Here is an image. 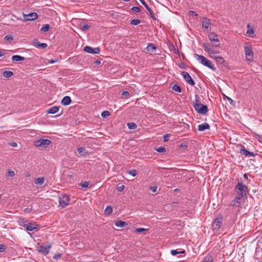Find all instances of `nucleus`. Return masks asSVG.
Returning <instances> with one entry per match:
<instances>
[{"instance_id": "obj_1", "label": "nucleus", "mask_w": 262, "mask_h": 262, "mask_svg": "<svg viewBox=\"0 0 262 262\" xmlns=\"http://www.w3.org/2000/svg\"><path fill=\"white\" fill-rule=\"evenodd\" d=\"M19 224L20 226L25 227L26 230L29 231L37 230L39 228V226L35 223L30 222L29 221L24 219L19 220Z\"/></svg>"}, {"instance_id": "obj_2", "label": "nucleus", "mask_w": 262, "mask_h": 262, "mask_svg": "<svg viewBox=\"0 0 262 262\" xmlns=\"http://www.w3.org/2000/svg\"><path fill=\"white\" fill-rule=\"evenodd\" d=\"M234 190L237 194L242 196L247 197V193L249 191L248 187L243 183L242 182H238L236 185Z\"/></svg>"}, {"instance_id": "obj_3", "label": "nucleus", "mask_w": 262, "mask_h": 262, "mask_svg": "<svg viewBox=\"0 0 262 262\" xmlns=\"http://www.w3.org/2000/svg\"><path fill=\"white\" fill-rule=\"evenodd\" d=\"M194 57L203 66L207 67L213 71L216 70L215 68L213 66L211 61L203 55L194 54Z\"/></svg>"}, {"instance_id": "obj_4", "label": "nucleus", "mask_w": 262, "mask_h": 262, "mask_svg": "<svg viewBox=\"0 0 262 262\" xmlns=\"http://www.w3.org/2000/svg\"><path fill=\"white\" fill-rule=\"evenodd\" d=\"M208 36L212 47L216 48L220 47L221 43L217 34L214 32H211L208 34Z\"/></svg>"}, {"instance_id": "obj_5", "label": "nucleus", "mask_w": 262, "mask_h": 262, "mask_svg": "<svg viewBox=\"0 0 262 262\" xmlns=\"http://www.w3.org/2000/svg\"><path fill=\"white\" fill-rule=\"evenodd\" d=\"M193 107L195 110L200 114H206L208 111V107L206 105H204L203 104H194Z\"/></svg>"}, {"instance_id": "obj_6", "label": "nucleus", "mask_w": 262, "mask_h": 262, "mask_svg": "<svg viewBox=\"0 0 262 262\" xmlns=\"http://www.w3.org/2000/svg\"><path fill=\"white\" fill-rule=\"evenodd\" d=\"M51 143V141L49 139H40L34 142V145L36 147L46 148Z\"/></svg>"}, {"instance_id": "obj_7", "label": "nucleus", "mask_w": 262, "mask_h": 262, "mask_svg": "<svg viewBox=\"0 0 262 262\" xmlns=\"http://www.w3.org/2000/svg\"><path fill=\"white\" fill-rule=\"evenodd\" d=\"M70 198L66 194H61L59 196V203L62 208H64L69 204Z\"/></svg>"}, {"instance_id": "obj_8", "label": "nucleus", "mask_w": 262, "mask_h": 262, "mask_svg": "<svg viewBox=\"0 0 262 262\" xmlns=\"http://www.w3.org/2000/svg\"><path fill=\"white\" fill-rule=\"evenodd\" d=\"M244 49L247 59L249 61H252L254 57L252 48L248 46H245Z\"/></svg>"}, {"instance_id": "obj_9", "label": "nucleus", "mask_w": 262, "mask_h": 262, "mask_svg": "<svg viewBox=\"0 0 262 262\" xmlns=\"http://www.w3.org/2000/svg\"><path fill=\"white\" fill-rule=\"evenodd\" d=\"M181 75L183 76V78L185 80V81L188 83L189 84H190L192 86L194 85L195 82L191 78V77L190 76V75L185 71H183L181 73Z\"/></svg>"}, {"instance_id": "obj_10", "label": "nucleus", "mask_w": 262, "mask_h": 262, "mask_svg": "<svg viewBox=\"0 0 262 262\" xmlns=\"http://www.w3.org/2000/svg\"><path fill=\"white\" fill-rule=\"evenodd\" d=\"M51 245H47L46 246L41 245L38 247L39 253H42L45 255H47L49 252V249L51 248Z\"/></svg>"}, {"instance_id": "obj_11", "label": "nucleus", "mask_w": 262, "mask_h": 262, "mask_svg": "<svg viewBox=\"0 0 262 262\" xmlns=\"http://www.w3.org/2000/svg\"><path fill=\"white\" fill-rule=\"evenodd\" d=\"M83 50L84 52L94 54H98L100 53V49L99 47L93 48L92 47L89 46H85Z\"/></svg>"}, {"instance_id": "obj_12", "label": "nucleus", "mask_w": 262, "mask_h": 262, "mask_svg": "<svg viewBox=\"0 0 262 262\" xmlns=\"http://www.w3.org/2000/svg\"><path fill=\"white\" fill-rule=\"evenodd\" d=\"M223 217H219L215 219L214 222L212 224V228L213 230H217L220 228L222 223Z\"/></svg>"}, {"instance_id": "obj_13", "label": "nucleus", "mask_w": 262, "mask_h": 262, "mask_svg": "<svg viewBox=\"0 0 262 262\" xmlns=\"http://www.w3.org/2000/svg\"><path fill=\"white\" fill-rule=\"evenodd\" d=\"M202 27L207 31H211V27L210 20L209 19L206 17L203 18L202 21Z\"/></svg>"}, {"instance_id": "obj_14", "label": "nucleus", "mask_w": 262, "mask_h": 262, "mask_svg": "<svg viewBox=\"0 0 262 262\" xmlns=\"http://www.w3.org/2000/svg\"><path fill=\"white\" fill-rule=\"evenodd\" d=\"M38 18V14L37 13L33 12L28 14L24 15V19L25 21L34 20Z\"/></svg>"}, {"instance_id": "obj_15", "label": "nucleus", "mask_w": 262, "mask_h": 262, "mask_svg": "<svg viewBox=\"0 0 262 262\" xmlns=\"http://www.w3.org/2000/svg\"><path fill=\"white\" fill-rule=\"evenodd\" d=\"M240 154L242 155H244L247 157H255L256 154H254L252 152H250L245 148L244 146H243L242 148L240 149Z\"/></svg>"}, {"instance_id": "obj_16", "label": "nucleus", "mask_w": 262, "mask_h": 262, "mask_svg": "<svg viewBox=\"0 0 262 262\" xmlns=\"http://www.w3.org/2000/svg\"><path fill=\"white\" fill-rule=\"evenodd\" d=\"M32 44L38 48L45 49L48 47V45L46 43H40L37 39H34L32 41Z\"/></svg>"}, {"instance_id": "obj_17", "label": "nucleus", "mask_w": 262, "mask_h": 262, "mask_svg": "<svg viewBox=\"0 0 262 262\" xmlns=\"http://www.w3.org/2000/svg\"><path fill=\"white\" fill-rule=\"evenodd\" d=\"M139 1L143 4L146 9L148 11L150 17L154 20L156 19V17L154 16V12L152 10L148 7L144 0H139Z\"/></svg>"}, {"instance_id": "obj_18", "label": "nucleus", "mask_w": 262, "mask_h": 262, "mask_svg": "<svg viewBox=\"0 0 262 262\" xmlns=\"http://www.w3.org/2000/svg\"><path fill=\"white\" fill-rule=\"evenodd\" d=\"M72 102L71 98L70 96H64L62 100H61V104L63 105H70Z\"/></svg>"}, {"instance_id": "obj_19", "label": "nucleus", "mask_w": 262, "mask_h": 262, "mask_svg": "<svg viewBox=\"0 0 262 262\" xmlns=\"http://www.w3.org/2000/svg\"><path fill=\"white\" fill-rule=\"evenodd\" d=\"M210 128V125L207 123H204L198 126V130L200 132L204 131Z\"/></svg>"}, {"instance_id": "obj_20", "label": "nucleus", "mask_w": 262, "mask_h": 262, "mask_svg": "<svg viewBox=\"0 0 262 262\" xmlns=\"http://www.w3.org/2000/svg\"><path fill=\"white\" fill-rule=\"evenodd\" d=\"M116 226L118 227L125 228L128 225V224L125 222L118 220L115 223Z\"/></svg>"}, {"instance_id": "obj_21", "label": "nucleus", "mask_w": 262, "mask_h": 262, "mask_svg": "<svg viewBox=\"0 0 262 262\" xmlns=\"http://www.w3.org/2000/svg\"><path fill=\"white\" fill-rule=\"evenodd\" d=\"M59 110V107L53 106L49 108L46 112L48 114H54L57 112Z\"/></svg>"}, {"instance_id": "obj_22", "label": "nucleus", "mask_w": 262, "mask_h": 262, "mask_svg": "<svg viewBox=\"0 0 262 262\" xmlns=\"http://www.w3.org/2000/svg\"><path fill=\"white\" fill-rule=\"evenodd\" d=\"M12 60L13 61L17 62V61H23L25 60V58L23 56H21L20 55H13L12 57Z\"/></svg>"}, {"instance_id": "obj_23", "label": "nucleus", "mask_w": 262, "mask_h": 262, "mask_svg": "<svg viewBox=\"0 0 262 262\" xmlns=\"http://www.w3.org/2000/svg\"><path fill=\"white\" fill-rule=\"evenodd\" d=\"M203 47L206 52L208 53L209 52L211 51V45L207 42H204L203 43Z\"/></svg>"}, {"instance_id": "obj_24", "label": "nucleus", "mask_w": 262, "mask_h": 262, "mask_svg": "<svg viewBox=\"0 0 262 262\" xmlns=\"http://www.w3.org/2000/svg\"><path fill=\"white\" fill-rule=\"evenodd\" d=\"M77 151L79 155L82 156H84L88 153L86 149L83 147L78 148Z\"/></svg>"}, {"instance_id": "obj_25", "label": "nucleus", "mask_w": 262, "mask_h": 262, "mask_svg": "<svg viewBox=\"0 0 262 262\" xmlns=\"http://www.w3.org/2000/svg\"><path fill=\"white\" fill-rule=\"evenodd\" d=\"M156 49V47L155 45L152 44V43H149L146 47V50L148 52H153L154 50H155Z\"/></svg>"}, {"instance_id": "obj_26", "label": "nucleus", "mask_w": 262, "mask_h": 262, "mask_svg": "<svg viewBox=\"0 0 262 262\" xmlns=\"http://www.w3.org/2000/svg\"><path fill=\"white\" fill-rule=\"evenodd\" d=\"M211 57L213 58L212 56H210ZM213 59L215 60L217 63L222 64V62H224V59L223 57L219 56H214L213 57Z\"/></svg>"}, {"instance_id": "obj_27", "label": "nucleus", "mask_w": 262, "mask_h": 262, "mask_svg": "<svg viewBox=\"0 0 262 262\" xmlns=\"http://www.w3.org/2000/svg\"><path fill=\"white\" fill-rule=\"evenodd\" d=\"M45 179L43 177L38 178L35 180L34 183L36 185H41L43 183Z\"/></svg>"}, {"instance_id": "obj_28", "label": "nucleus", "mask_w": 262, "mask_h": 262, "mask_svg": "<svg viewBox=\"0 0 262 262\" xmlns=\"http://www.w3.org/2000/svg\"><path fill=\"white\" fill-rule=\"evenodd\" d=\"M4 40L7 41V42H8L9 43H10L13 40V36L11 34H8V35H7L6 36H5V37H4Z\"/></svg>"}, {"instance_id": "obj_29", "label": "nucleus", "mask_w": 262, "mask_h": 262, "mask_svg": "<svg viewBox=\"0 0 262 262\" xmlns=\"http://www.w3.org/2000/svg\"><path fill=\"white\" fill-rule=\"evenodd\" d=\"M50 26L49 24H45L43 25L40 29V31L42 32H47L50 30Z\"/></svg>"}, {"instance_id": "obj_30", "label": "nucleus", "mask_w": 262, "mask_h": 262, "mask_svg": "<svg viewBox=\"0 0 262 262\" xmlns=\"http://www.w3.org/2000/svg\"><path fill=\"white\" fill-rule=\"evenodd\" d=\"M113 212V208L111 206H108L104 210V214L106 215H110Z\"/></svg>"}, {"instance_id": "obj_31", "label": "nucleus", "mask_w": 262, "mask_h": 262, "mask_svg": "<svg viewBox=\"0 0 262 262\" xmlns=\"http://www.w3.org/2000/svg\"><path fill=\"white\" fill-rule=\"evenodd\" d=\"M3 75L4 77L10 78L13 75V73L11 71H6L3 72Z\"/></svg>"}, {"instance_id": "obj_32", "label": "nucleus", "mask_w": 262, "mask_h": 262, "mask_svg": "<svg viewBox=\"0 0 262 262\" xmlns=\"http://www.w3.org/2000/svg\"><path fill=\"white\" fill-rule=\"evenodd\" d=\"M15 176V172L14 171L12 170H8L7 173L6 174V177L7 179H9L10 178H12Z\"/></svg>"}, {"instance_id": "obj_33", "label": "nucleus", "mask_w": 262, "mask_h": 262, "mask_svg": "<svg viewBox=\"0 0 262 262\" xmlns=\"http://www.w3.org/2000/svg\"><path fill=\"white\" fill-rule=\"evenodd\" d=\"M247 197H245V196H242L241 195H239V194H237V195H236L235 198H234V200H235L236 201H237V203H240V204H241V202H242V201L243 199H245L246 198H247Z\"/></svg>"}, {"instance_id": "obj_34", "label": "nucleus", "mask_w": 262, "mask_h": 262, "mask_svg": "<svg viewBox=\"0 0 262 262\" xmlns=\"http://www.w3.org/2000/svg\"><path fill=\"white\" fill-rule=\"evenodd\" d=\"M172 89L174 91L178 93H180L182 91L181 87L177 84H175L173 85Z\"/></svg>"}, {"instance_id": "obj_35", "label": "nucleus", "mask_w": 262, "mask_h": 262, "mask_svg": "<svg viewBox=\"0 0 262 262\" xmlns=\"http://www.w3.org/2000/svg\"><path fill=\"white\" fill-rule=\"evenodd\" d=\"M155 150L160 153H165L166 152V148L163 146H160L159 147L156 148Z\"/></svg>"}, {"instance_id": "obj_36", "label": "nucleus", "mask_w": 262, "mask_h": 262, "mask_svg": "<svg viewBox=\"0 0 262 262\" xmlns=\"http://www.w3.org/2000/svg\"><path fill=\"white\" fill-rule=\"evenodd\" d=\"M127 126L129 129H134L137 127V125L134 122H129L127 124Z\"/></svg>"}, {"instance_id": "obj_37", "label": "nucleus", "mask_w": 262, "mask_h": 262, "mask_svg": "<svg viewBox=\"0 0 262 262\" xmlns=\"http://www.w3.org/2000/svg\"><path fill=\"white\" fill-rule=\"evenodd\" d=\"M202 262H213V259L211 256H207Z\"/></svg>"}, {"instance_id": "obj_38", "label": "nucleus", "mask_w": 262, "mask_h": 262, "mask_svg": "<svg viewBox=\"0 0 262 262\" xmlns=\"http://www.w3.org/2000/svg\"><path fill=\"white\" fill-rule=\"evenodd\" d=\"M111 115L110 112L107 111H104L101 113V116L103 118H106Z\"/></svg>"}, {"instance_id": "obj_39", "label": "nucleus", "mask_w": 262, "mask_h": 262, "mask_svg": "<svg viewBox=\"0 0 262 262\" xmlns=\"http://www.w3.org/2000/svg\"><path fill=\"white\" fill-rule=\"evenodd\" d=\"M141 23V20L138 19H133L131 20L130 24L133 25H138Z\"/></svg>"}, {"instance_id": "obj_40", "label": "nucleus", "mask_w": 262, "mask_h": 262, "mask_svg": "<svg viewBox=\"0 0 262 262\" xmlns=\"http://www.w3.org/2000/svg\"><path fill=\"white\" fill-rule=\"evenodd\" d=\"M240 205V203H237V201L234 200H233L231 203V206L233 207H238Z\"/></svg>"}, {"instance_id": "obj_41", "label": "nucleus", "mask_w": 262, "mask_h": 262, "mask_svg": "<svg viewBox=\"0 0 262 262\" xmlns=\"http://www.w3.org/2000/svg\"><path fill=\"white\" fill-rule=\"evenodd\" d=\"M248 30L247 31V33L249 35H251L252 34H254V30L252 28H250V25H248L247 26Z\"/></svg>"}, {"instance_id": "obj_42", "label": "nucleus", "mask_w": 262, "mask_h": 262, "mask_svg": "<svg viewBox=\"0 0 262 262\" xmlns=\"http://www.w3.org/2000/svg\"><path fill=\"white\" fill-rule=\"evenodd\" d=\"M128 173L133 177H135L137 174V171L136 169H132L128 171Z\"/></svg>"}, {"instance_id": "obj_43", "label": "nucleus", "mask_w": 262, "mask_h": 262, "mask_svg": "<svg viewBox=\"0 0 262 262\" xmlns=\"http://www.w3.org/2000/svg\"><path fill=\"white\" fill-rule=\"evenodd\" d=\"M254 137L260 143H262V136L257 134H255L254 135Z\"/></svg>"}, {"instance_id": "obj_44", "label": "nucleus", "mask_w": 262, "mask_h": 262, "mask_svg": "<svg viewBox=\"0 0 262 262\" xmlns=\"http://www.w3.org/2000/svg\"><path fill=\"white\" fill-rule=\"evenodd\" d=\"M62 254H55L53 257V259L55 260H57L58 259H60L61 257Z\"/></svg>"}, {"instance_id": "obj_45", "label": "nucleus", "mask_w": 262, "mask_h": 262, "mask_svg": "<svg viewBox=\"0 0 262 262\" xmlns=\"http://www.w3.org/2000/svg\"><path fill=\"white\" fill-rule=\"evenodd\" d=\"M147 230H148L147 229H145V228H138L136 229L135 231L137 233H141L143 231H147Z\"/></svg>"}, {"instance_id": "obj_46", "label": "nucleus", "mask_w": 262, "mask_h": 262, "mask_svg": "<svg viewBox=\"0 0 262 262\" xmlns=\"http://www.w3.org/2000/svg\"><path fill=\"white\" fill-rule=\"evenodd\" d=\"M194 104H201L199 100V97L196 95L195 96V102H193V105Z\"/></svg>"}, {"instance_id": "obj_47", "label": "nucleus", "mask_w": 262, "mask_h": 262, "mask_svg": "<svg viewBox=\"0 0 262 262\" xmlns=\"http://www.w3.org/2000/svg\"><path fill=\"white\" fill-rule=\"evenodd\" d=\"M131 10L135 12L138 13L140 11V8L138 7H133L131 9Z\"/></svg>"}, {"instance_id": "obj_48", "label": "nucleus", "mask_w": 262, "mask_h": 262, "mask_svg": "<svg viewBox=\"0 0 262 262\" xmlns=\"http://www.w3.org/2000/svg\"><path fill=\"white\" fill-rule=\"evenodd\" d=\"M90 26L89 25L85 24L82 26V30L83 31H86L87 30H88V29L90 28Z\"/></svg>"}, {"instance_id": "obj_49", "label": "nucleus", "mask_w": 262, "mask_h": 262, "mask_svg": "<svg viewBox=\"0 0 262 262\" xmlns=\"http://www.w3.org/2000/svg\"><path fill=\"white\" fill-rule=\"evenodd\" d=\"M125 186L123 185L117 187V190L119 192H122L124 189Z\"/></svg>"}, {"instance_id": "obj_50", "label": "nucleus", "mask_w": 262, "mask_h": 262, "mask_svg": "<svg viewBox=\"0 0 262 262\" xmlns=\"http://www.w3.org/2000/svg\"><path fill=\"white\" fill-rule=\"evenodd\" d=\"M188 145L186 143H182L181 145H180V147L181 148H183L184 149H185L187 148Z\"/></svg>"}, {"instance_id": "obj_51", "label": "nucleus", "mask_w": 262, "mask_h": 262, "mask_svg": "<svg viewBox=\"0 0 262 262\" xmlns=\"http://www.w3.org/2000/svg\"><path fill=\"white\" fill-rule=\"evenodd\" d=\"M89 182L87 181H84L83 183L81 184V186L83 188H87L89 186Z\"/></svg>"}, {"instance_id": "obj_52", "label": "nucleus", "mask_w": 262, "mask_h": 262, "mask_svg": "<svg viewBox=\"0 0 262 262\" xmlns=\"http://www.w3.org/2000/svg\"><path fill=\"white\" fill-rule=\"evenodd\" d=\"M6 249V246L3 244H0V252H3Z\"/></svg>"}, {"instance_id": "obj_53", "label": "nucleus", "mask_w": 262, "mask_h": 262, "mask_svg": "<svg viewBox=\"0 0 262 262\" xmlns=\"http://www.w3.org/2000/svg\"><path fill=\"white\" fill-rule=\"evenodd\" d=\"M170 137L169 134H166L163 136V140L164 142H167L169 140V138Z\"/></svg>"}, {"instance_id": "obj_54", "label": "nucleus", "mask_w": 262, "mask_h": 262, "mask_svg": "<svg viewBox=\"0 0 262 262\" xmlns=\"http://www.w3.org/2000/svg\"><path fill=\"white\" fill-rule=\"evenodd\" d=\"M170 253L172 255H173V256H175L177 254H179V252L177 250H171L170 251Z\"/></svg>"}, {"instance_id": "obj_55", "label": "nucleus", "mask_w": 262, "mask_h": 262, "mask_svg": "<svg viewBox=\"0 0 262 262\" xmlns=\"http://www.w3.org/2000/svg\"><path fill=\"white\" fill-rule=\"evenodd\" d=\"M129 92L127 91H124L122 93V95L125 97H127L129 96Z\"/></svg>"}, {"instance_id": "obj_56", "label": "nucleus", "mask_w": 262, "mask_h": 262, "mask_svg": "<svg viewBox=\"0 0 262 262\" xmlns=\"http://www.w3.org/2000/svg\"><path fill=\"white\" fill-rule=\"evenodd\" d=\"M209 54H218L219 52L217 51H215L212 48H211V51L208 52Z\"/></svg>"}, {"instance_id": "obj_57", "label": "nucleus", "mask_w": 262, "mask_h": 262, "mask_svg": "<svg viewBox=\"0 0 262 262\" xmlns=\"http://www.w3.org/2000/svg\"><path fill=\"white\" fill-rule=\"evenodd\" d=\"M58 61V59H50L48 60L49 63H54Z\"/></svg>"}, {"instance_id": "obj_58", "label": "nucleus", "mask_w": 262, "mask_h": 262, "mask_svg": "<svg viewBox=\"0 0 262 262\" xmlns=\"http://www.w3.org/2000/svg\"><path fill=\"white\" fill-rule=\"evenodd\" d=\"M9 145L11 146L12 147H15L17 146V144L16 142H11L9 143Z\"/></svg>"}, {"instance_id": "obj_59", "label": "nucleus", "mask_w": 262, "mask_h": 262, "mask_svg": "<svg viewBox=\"0 0 262 262\" xmlns=\"http://www.w3.org/2000/svg\"><path fill=\"white\" fill-rule=\"evenodd\" d=\"M5 55V50L3 49H0V57H2Z\"/></svg>"}, {"instance_id": "obj_60", "label": "nucleus", "mask_w": 262, "mask_h": 262, "mask_svg": "<svg viewBox=\"0 0 262 262\" xmlns=\"http://www.w3.org/2000/svg\"><path fill=\"white\" fill-rule=\"evenodd\" d=\"M150 190L152 192H156V191H157V187L156 186H155V187H150Z\"/></svg>"}, {"instance_id": "obj_61", "label": "nucleus", "mask_w": 262, "mask_h": 262, "mask_svg": "<svg viewBox=\"0 0 262 262\" xmlns=\"http://www.w3.org/2000/svg\"><path fill=\"white\" fill-rule=\"evenodd\" d=\"M189 14L190 15H195V16H198V14H196V13L194 11H191V10H190V11H189Z\"/></svg>"}, {"instance_id": "obj_62", "label": "nucleus", "mask_w": 262, "mask_h": 262, "mask_svg": "<svg viewBox=\"0 0 262 262\" xmlns=\"http://www.w3.org/2000/svg\"><path fill=\"white\" fill-rule=\"evenodd\" d=\"M222 64H223L224 67H226L228 64V62L224 60V62H222Z\"/></svg>"}, {"instance_id": "obj_63", "label": "nucleus", "mask_w": 262, "mask_h": 262, "mask_svg": "<svg viewBox=\"0 0 262 262\" xmlns=\"http://www.w3.org/2000/svg\"><path fill=\"white\" fill-rule=\"evenodd\" d=\"M227 99L230 102V103H231L233 102L232 99H231L230 98L227 97Z\"/></svg>"}, {"instance_id": "obj_64", "label": "nucleus", "mask_w": 262, "mask_h": 262, "mask_svg": "<svg viewBox=\"0 0 262 262\" xmlns=\"http://www.w3.org/2000/svg\"><path fill=\"white\" fill-rule=\"evenodd\" d=\"M244 178L247 180H248V174L247 173H245L244 174Z\"/></svg>"}]
</instances>
